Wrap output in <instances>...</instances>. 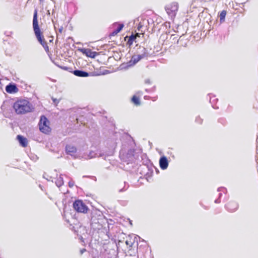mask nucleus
Returning <instances> with one entry per match:
<instances>
[{
    "instance_id": "nucleus-1",
    "label": "nucleus",
    "mask_w": 258,
    "mask_h": 258,
    "mask_svg": "<svg viewBox=\"0 0 258 258\" xmlns=\"http://www.w3.org/2000/svg\"><path fill=\"white\" fill-rule=\"evenodd\" d=\"M32 25L34 33L37 40L42 45L45 50L48 52L49 51V47L38 25L37 10L36 9L35 10L34 12Z\"/></svg>"
},
{
    "instance_id": "nucleus-2",
    "label": "nucleus",
    "mask_w": 258,
    "mask_h": 258,
    "mask_svg": "<svg viewBox=\"0 0 258 258\" xmlns=\"http://www.w3.org/2000/svg\"><path fill=\"white\" fill-rule=\"evenodd\" d=\"M16 113L23 114L31 112L33 107L31 103L25 99H19L16 101L13 106Z\"/></svg>"
},
{
    "instance_id": "nucleus-3",
    "label": "nucleus",
    "mask_w": 258,
    "mask_h": 258,
    "mask_svg": "<svg viewBox=\"0 0 258 258\" xmlns=\"http://www.w3.org/2000/svg\"><path fill=\"white\" fill-rule=\"evenodd\" d=\"M90 219V226L94 230L100 229L102 228V221L103 220V215L100 211L94 210L92 211Z\"/></svg>"
},
{
    "instance_id": "nucleus-4",
    "label": "nucleus",
    "mask_w": 258,
    "mask_h": 258,
    "mask_svg": "<svg viewBox=\"0 0 258 258\" xmlns=\"http://www.w3.org/2000/svg\"><path fill=\"white\" fill-rule=\"evenodd\" d=\"M138 154V153H135L134 150L130 149L125 154L120 153L119 157L123 162L126 163L127 165L131 164L132 167H133L136 161L139 160V155Z\"/></svg>"
},
{
    "instance_id": "nucleus-5",
    "label": "nucleus",
    "mask_w": 258,
    "mask_h": 258,
    "mask_svg": "<svg viewBox=\"0 0 258 258\" xmlns=\"http://www.w3.org/2000/svg\"><path fill=\"white\" fill-rule=\"evenodd\" d=\"M49 121L44 115L40 116L39 122V130L43 133L48 134L51 132V128L49 126Z\"/></svg>"
},
{
    "instance_id": "nucleus-6",
    "label": "nucleus",
    "mask_w": 258,
    "mask_h": 258,
    "mask_svg": "<svg viewBox=\"0 0 258 258\" xmlns=\"http://www.w3.org/2000/svg\"><path fill=\"white\" fill-rule=\"evenodd\" d=\"M165 9L168 15L171 18H174L178 9V4L176 2H173L167 5Z\"/></svg>"
},
{
    "instance_id": "nucleus-7",
    "label": "nucleus",
    "mask_w": 258,
    "mask_h": 258,
    "mask_svg": "<svg viewBox=\"0 0 258 258\" xmlns=\"http://www.w3.org/2000/svg\"><path fill=\"white\" fill-rule=\"evenodd\" d=\"M73 208L79 213H86L88 210V207L81 200H77L74 202Z\"/></svg>"
},
{
    "instance_id": "nucleus-8",
    "label": "nucleus",
    "mask_w": 258,
    "mask_h": 258,
    "mask_svg": "<svg viewBox=\"0 0 258 258\" xmlns=\"http://www.w3.org/2000/svg\"><path fill=\"white\" fill-rule=\"evenodd\" d=\"M144 55L143 56L137 55H134L132 56L131 59L126 63V68H128L135 65L141 59L144 58Z\"/></svg>"
},
{
    "instance_id": "nucleus-9",
    "label": "nucleus",
    "mask_w": 258,
    "mask_h": 258,
    "mask_svg": "<svg viewBox=\"0 0 258 258\" xmlns=\"http://www.w3.org/2000/svg\"><path fill=\"white\" fill-rule=\"evenodd\" d=\"M110 155L109 154L105 153L104 152L97 151L96 152L91 151L88 155L89 158H93L95 157H104L106 159V157Z\"/></svg>"
},
{
    "instance_id": "nucleus-10",
    "label": "nucleus",
    "mask_w": 258,
    "mask_h": 258,
    "mask_svg": "<svg viewBox=\"0 0 258 258\" xmlns=\"http://www.w3.org/2000/svg\"><path fill=\"white\" fill-rule=\"evenodd\" d=\"M83 54H85L87 56L92 58H94L98 54V53L96 51H92L89 48H82L80 50Z\"/></svg>"
},
{
    "instance_id": "nucleus-11",
    "label": "nucleus",
    "mask_w": 258,
    "mask_h": 258,
    "mask_svg": "<svg viewBox=\"0 0 258 258\" xmlns=\"http://www.w3.org/2000/svg\"><path fill=\"white\" fill-rule=\"evenodd\" d=\"M6 91L10 94L17 93L18 91V88L15 83H11L6 86L5 88Z\"/></svg>"
},
{
    "instance_id": "nucleus-12",
    "label": "nucleus",
    "mask_w": 258,
    "mask_h": 258,
    "mask_svg": "<svg viewBox=\"0 0 258 258\" xmlns=\"http://www.w3.org/2000/svg\"><path fill=\"white\" fill-rule=\"evenodd\" d=\"M73 74L76 76L79 77L86 78L91 76V73H88L81 70H75L73 72Z\"/></svg>"
},
{
    "instance_id": "nucleus-13",
    "label": "nucleus",
    "mask_w": 258,
    "mask_h": 258,
    "mask_svg": "<svg viewBox=\"0 0 258 258\" xmlns=\"http://www.w3.org/2000/svg\"><path fill=\"white\" fill-rule=\"evenodd\" d=\"M169 162L166 157L165 156H161L159 159V165L160 168L163 170H165L168 166Z\"/></svg>"
},
{
    "instance_id": "nucleus-14",
    "label": "nucleus",
    "mask_w": 258,
    "mask_h": 258,
    "mask_svg": "<svg viewBox=\"0 0 258 258\" xmlns=\"http://www.w3.org/2000/svg\"><path fill=\"white\" fill-rule=\"evenodd\" d=\"M226 208L228 211L233 212L238 209V204L234 201L230 202L226 205Z\"/></svg>"
},
{
    "instance_id": "nucleus-15",
    "label": "nucleus",
    "mask_w": 258,
    "mask_h": 258,
    "mask_svg": "<svg viewBox=\"0 0 258 258\" xmlns=\"http://www.w3.org/2000/svg\"><path fill=\"white\" fill-rule=\"evenodd\" d=\"M66 151L67 154L74 156V158L76 157L74 155V154L77 152V148L75 146L71 145H66Z\"/></svg>"
},
{
    "instance_id": "nucleus-16",
    "label": "nucleus",
    "mask_w": 258,
    "mask_h": 258,
    "mask_svg": "<svg viewBox=\"0 0 258 258\" xmlns=\"http://www.w3.org/2000/svg\"><path fill=\"white\" fill-rule=\"evenodd\" d=\"M17 139L19 143L22 147H26L28 145V140L24 136L19 135L17 136Z\"/></svg>"
},
{
    "instance_id": "nucleus-17",
    "label": "nucleus",
    "mask_w": 258,
    "mask_h": 258,
    "mask_svg": "<svg viewBox=\"0 0 258 258\" xmlns=\"http://www.w3.org/2000/svg\"><path fill=\"white\" fill-rule=\"evenodd\" d=\"M140 154H141V158H142V160L144 161H143V165H140V168L138 169L139 170L141 168L149 171V168L147 164L149 163V160L147 159L144 160V158L146 157V155L142 154L141 152H140Z\"/></svg>"
},
{
    "instance_id": "nucleus-18",
    "label": "nucleus",
    "mask_w": 258,
    "mask_h": 258,
    "mask_svg": "<svg viewBox=\"0 0 258 258\" xmlns=\"http://www.w3.org/2000/svg\"><path fill=\"white\" fill-rule=\"evenodd\" d=\"M138 53H139V55L143 56L144 55V56H145L144 57V58H147L149 55V53L148 51V50L145 47L140 48L139 50L138 51Z\"/></svg>"
},
{
    "instance_id": "nucleus-19",
    "label": "nucleus",
    "mask_w": 258,
    "mask_h": 258,
    "mask_svg": "<svg viewBox=\"0 0 258 258\" xmlns=\"http://www.w3.org/2000/svg\"><path fill=\"white\" fill-rule=\"evenodd\" d=\"M136 39V35L132 34L128 38V40H127V43H126L129 46L132 45L133 44V42Z\"/></svg>"
},
{
    "instance_id": "nucleus-20",
    "label": "nucleus",
    "mask_w": 258,
    "mask_h": 258,
    "mask_svg": "<svg viewBox=\"0 0 258 258\" xmlns=\"http://www.w3.org/2000/svg\"><path fill=\"white\" fill-rule=\"evenodd\" d=\"M56 185L59 187L63 184V178L61 177V175L55 181Z\"/></svg>"
},
{
    "instance_id": "nucleus-21",
    "label": "nucleus",
    "mask_w": 258,
    "mask_h": 258,
    "mask_svg": "<svg viewBox=\"0 0 258 258\" xmlns=\"http://www.w3.org/2000/svg\"><path fill=\"white\" fill-rule=\"evenodd\" d=\"M116 25H118L117 28L115 29L117 32L119 33L120 32V31L122 29L123 27H124L123 24H118L117 22L114 23L113 24V26H115Z\"/></svg>"
},
{
    "instance_id": "nucleus-22",
    "label": "nucleus",
    "mask_w": 258,
    "mask_h": 258,
    "mask_svg": "<svg viewBox=\"0 0 258 258\" xmlns=\"http://www.w3.org/2000/svg\"><path fill=\"white\" fill-rule=\"evenodd\" d=\"M132 101L136 105H140V101L139 98L136 95H134L132 98Z\"/></svg>"
},
{
    "instance_id": "nucleus-23",
    "label": "nucleus",
    "mask_w": 258,
    "mask_h": 258,
    "mask_svg": "<svg viewBox=\"0 0 258 258\" xmlns=\"http://www.w3.org/2000/svg\"><path fill=\"white\" fill-rule=\"evenodd\" d=\"M226 15V11L225 10L222 11L220 14V21L221 23L225 21V16Z\"/></svg>"
},
{
    "instance_id": "nucleus-24",
    "label": "nucleus",
    "mask_w": 258,
    "mask_h": 258,
    "mask_svg": "<svg viewBox=\"0 0 258 258\" xmlns=\"http://www.w3.org/2000/svg\"><path fill=\"white\" fill-rule=\"evenodd\" d=\"M217 191L219 192L221 191L224 193H226V192L227 191V190H226V188H225L224 187H220L218 188Z\"/></svg>"
},
{
    "instance_id": "nucleus-25",
    "label": "nucleus",
    "mask_w": 258,
    "mask_h": 258,
    "mask_svg": "<svg viewBox=\"0 0 258 258\" xmlns=\"http://www.w3.org/2000/svg\"><path fill=\"white\" fill-rule=\"evenodd\" d=\"M222 193H219V198L215 200V203L218 204V203H220V202H221L220 198L222 197Z\"/></svg>"
},
{
    "instance_id": "nucleus-26",
    "label": "nucleus",
    "mask_w": 258,
    "mask_h": 258,
    "mask_svg": "<svg viewBox=\"0 0 258 258\" xmlns=\"http://www.w3.org/2000/svg\"><path fill=\"white\" fill-rule=\"evenodd\" d=\"M202 119H201L200 116H198L196 118V121L198 123L201 124L202 123Z\"/></svg>"
},
{
    "instance_id": "nucleus-27",
    "label": "nucleus",
    "mask_w": 258,
    "mask_h": 258,
    "mask_svg": "<svg viewBox=\"0 0 258 258\" xmlns=\"http://www.w3.org/2000/svg\"><path fill=\"white\" fill-rule=\"evenodd\" d=\"M117 33H118V32H117V31H116V30H114V31H113L109 35L110 36H114L115 35H116Z\"/></svg>"
},
{
    "instance_id": "nucleus-28",
    "label": "nucleus",
    "mask_w": 258,
    "mask_h": 258,
    "mask_svg": "<svg viewBox=\"0 0 258 258\" xmlns=\"http://www.w3.org/2000/svg\"><path fill=\"white\" fill-rule=\"evenodd\" d=\"M74 185V182L72 181H70L69 182V186L70 187H72Z\"/></svg>"
},
{
    "instance_id": "nucleus-29",
    "label": "nucleus",
    "mask_w": 258,
    "mask_h": 258,
    "mask_svg": "<svg viewBox=\"0 0 258 258\" xmlns=\"http://www.w3.org/2000/svg\"><path fill=\"white\" fill-rule=\"evenodd\" d=\"M86 251V249H85V248H83V249H81L80 250V253H81V254H82Z\"/></svg>"
},
{
    "instance_id": "nucleus-30",
    "label": "nucleus",
    "mask_w": 258,
    "mask_h": 258,
    "mask_svg": "<svg viewBox=\"0 0 258 258\" xmlns=\"http://www.w3.org/2000/svg\"><path fill=\"white\" fill-rule=\"evenodd\" d=\"M145 83L146 84H150L151 83V81H150V79H146L145 81Z\"/></svg>"
},
{
    "instance_id": "nucleus-31",
    "label": "nucleus",
    "mask_w": 258,
    "mask_h": 258,
    "mask_svg": "<svg viewBox=\"0 0 258 258\" xmlns=\"http://www.w3.org/2000/svg\"><path fill=\"white\" fill-rule=\"evenodd\" d=\"M62 30H63V27H62V26H61L58 29L59 32L61 33L62 32Z\"/></svg>"
},
{
    "instance_id": "nucleus-32",
    "label": "nucleus",
    "mask_w": 258,
    "mask_h": 258,
    "mask_svg": "<svg viewBox=\"0 0 258 258\" xmlns=\"http://www.w3.org/2000/svg\"><path fill=\"white\" fill-rule=\"evenodd\" d=\"M144 98L145 99H151V97H150L149 96H145Z\"/></svg>"
},
{
    "instance_id": "nucleus-33",
    "label": "nucleus",
    "mask_w": 258,
    "mask_h": 258,
    "mask_svg": "<svg viewBox=\"0 0 258 258\" xmlns=\"http://www.w3.org/2000/svg\"><path fill=\"white\" fill-rule=\"evenodd\" d=\"M125 190L126 189H124V188H122L119 190V192H122L125 191Z\"/></svg>"
},
{
    "instance_id": "nucleus-34",
    "label": "nucleus",
    "mask_w": 258,
    "mask_h": 258,
    "mask_svg": "<svg viewBox=\"0 0 258 258\" xmlns=\"http://www.w3.org/2000/svg\"><path fill=\"white\" fill-rule=\"evenodd\" d=\"M53 101L54 103H58V101H57V100L56 99H53Z\"/></svg>"
},
{
    "instance_id": "nucleus-35",
    "label": "nucleus",
    "mask_w": 258,
    "mask_h": 258,
    "mask_svg": "<svg viewBox=\"0 0 258 258\" xmlns=\"http://www.w3.org/2000/svg\"><path fill=\"white\" fill-rule=\"evenodd\" d=\"M231 3H232V5L233 6V7H234L233 1H232ZM233 8L235 9V10H237L238 9L237 7H236V8L233 7Z\"/></svg>"
},
{
    "instance_id": "nucleus-36",
    "label": "nucleus",
    "mask_w": 258,
    "mask_h": 258,
    "mask_svg": "<svg viewBox=\"0 0 258 258\" xmlns=\"http://www.w3.org/2000/svg\"><path fill=\"white\" fill-rule=\"evenodd\" d=\"M157 97H152V99L153 101H155L157 99Z\"/></svg>"
},
{
    "instance_id": "nucleus-37",
    "label": "nucleus",
    "mask_w": 258,
    "mask_h": 258,
    "mask_svg": "<svg viewBox=\"0 0 258 258\" xmlns=\"http://www.w3.org/2000/svg\"><path fill=\"white\" fill-rule=\"evenodd\" d=\"M155 89V87H154L153 88L151 89V91H154Z\"/></svg>"
},
{
    "instance_id": "nucleus-38",
    "label": "nucleus",
    "mask_w": 258,
    "mask_h": 258,
    "mask_svg": "<svg viewBox=\"0 0 258 258\" xmlns=\"http://www.w3.org/2000/svg\"><path fill=\"white\" fill-rule=\"evenodd\" d=\"M243 4H244V3H241V4H238V5H242V6H243ZM236 6H238V3H236Z\"/></svg>"
},
{
    "instance_id": "nucleus-39",
    "label": "nucleus",
    "mask_w": 258,
    "mask_h": 258,
    "mask_svg": "<svg viewBox=\"0 0 258 258\" xmlns=\"http://www.w3.org/2000/svg\"><path fill=\"white\" fill-rule=\"evenodd\" d=\"M145 91H146L147 92H149L150 91H151V89H150V90H149V89H146L145 90Z\"/></svg>"
},
{
    "instance_id": "nucleus-40",
    "label": "nucleus",
    "mask_w": 258,
    "mask_h": 258,
    "mask_svg": "<svg viewBox=\"0 0 258 258\" xmlns=\"http://www.w3.org/2000/svg\"><path fill=\"white\" fill-rule=\"evenodd\" d=\"M256 153L258 154V145L256 146Z\"/></svg>"
},
{
    "instance_id": "nucleus-41",
    "label": "nucleus",
    "mask_w": 258,
    "mask_h": 258,
    "mask_svg": "<svg viewBox=\"0 0 258 258\" xmlns=\"http://www.w3.org/2000/svg\"><path fill=\"white\" fill-rule=\"evenodd\" d=\"M256 153L258 154V145L256 146Z\"/></svg>"
},
{
    "instance_id": "nucleus-42",
    "label": "nucleus",
    "mask_w": 258,
    "mask_h": 258,
    "mask_svg": "<svg viewBox=\"0 0 258 258\" xmlns=\"http://www.w3.org/2000/svg\"><path fill=\"white\" fill-rule=\"evenodd\" d=\"M125 243H126V245H128L129 244V242H128V241L127 240H126L125 241Z\"/></svg>"
},
{
    "instance_id": "nucleus-43",
    "label": "nucleus",
    "mask_w": 258,
    "mask_h": 258,
    "mask_svg": "<svg viewBox=\"0 0 258 258\" xmlns=\"http://www.w3.org/2000/svg\"><path fill=\"white\" fill-rule=\"evenodd\" d=\"M39 186L40 188H41V189H42V187L41 185L40 184L39 185Z\"/></svg>"
},
{
    "instance_id": "nucleus-44",
    "label": "nucleus",
    "mask_w": 258,
    "mask_h": 258,
    "mask_svg": "<svg viewBox=\"0 0 258 258\" xmlns=\"http://www.w3.org/2000/svg\"><path fill=\"white\" fill-rule=\"evenodd\" d=\"M130 224L131 225H132V221H130Z\"/></svg>"
},
{
    "instance_id": "nucleus-45",
    "label": "nucleus",
    "mask_w": 258,
    "mask_h": 258,
    "mask_svg": "<svg viewBox=\"0 0 258 258\" xmlns=\"http://www.w3.org/2000/svg\"><path fill=\"white\" fill-rule=\"evenodd\" d=\"M148 174V172H147L146 174V175H147Z\"/></svg>"
},
{
    "instance_id": "nucleus-46",
    "label": "nucleus",
    "mask_w": 258,
    "mask_h": 258,
    "mask_svg": "<svg viewBox=\"0 0 258 258\" xmlns=\"http://www.w3.org/2000/svg\"><path fill=\"white\" fill-rule=\"evenodd\" d=\"M54 28L55 29V28H56V26H55V25H54Z\"/></svg>"
}]
</instances>
